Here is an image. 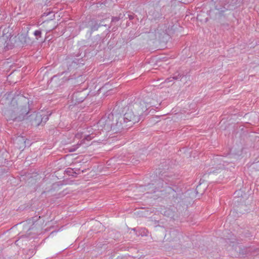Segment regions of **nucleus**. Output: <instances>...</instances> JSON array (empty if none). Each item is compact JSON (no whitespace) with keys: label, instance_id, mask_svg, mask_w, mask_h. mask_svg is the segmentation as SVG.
Listing matches in <instances>:
<instances>
[{"label":"nucleus","instance_id":"1","mask_svg":"<svg viewBox=\"0 0 259 259\" xmlns=\"http://www.w3.org/2000/svg\"><path fill=\"white\" fill-rule=\"evenodd\" d=\"M9 107L16 116L15 118L24 117L29 112L28 99L23 96H17L13 98L9 105Z\"/></svg>","mask_w":259,"mask_h":259},{"label":"nucleus","instance_id":"2","mask_svg":"<svg viewBox=\"0 0 259 259\" xmlns=\"http://www.w3.org/2000/svg\"><path fill=\"white\" fill-rule=\"evenodd\" d=\"M143 102L142 104L135 103L129 105L124 114V119L125 122H132L133 123L138 122L140 120V114L146 109L147 106Z\"/></svg>","mask_w":259,"mask_h":259},{"label":"nucleus","instance_id":"3","mask_svg":"<svg viewBox=\"0 0 259 259\" xmlns=\"http://www.w3.org/2000/svg\"><path fill=\"white\" fill-rule=\"evenodd\" d=\"M75 138L77 139H81V141L84 142L85 140L87 141H90L92 139V137L89 136V135L85 133V132H83L81 133H78L75 135Z\"/></svg>","mask_w":259,"mask_h":259},{"label":"nucleus","instance_id":"4","mask_svg":"<svg viewBox=\"0 0 259 259\" xmlns=\"http://www.w3.org/2000/svg\"><path fill=\"white\" fill-rule=\"evenodd\" d=\"M42 120L43 118L41 117V115L40 114H37L35 119V124L38 125L42 121Z\"/></svg>","mask_w":259,"mask_h":259},{"label":"nucleus","instance_id":"5","mask_svg":"<svg viewBox=\"0 0 259 259\" xmlns=\"http://www.w3.org/2000/svg\"><path fill=\"white\" fill-rule=\"evenodd\" d=\"M34 34L36 36V38L38 39V37L40 36L41 32L39 30H36L34 31Z\"/></svg>","mask_w":259,"mask_h":259},{"label":"nucleus","instance_id":"6","mask_svg":"<svg viewBox=\"0 0 259 259\" xmlns=\"http://www.w3.org/2000/svg\"><path fill=\"white\" fill-rule=\"evenodd\" d=\"M48 120V117L47 116H46L45 118V122H46Z\"/></svg>","mask_w":259,"mask_h":259},{"label":"nucleus","instance_id":"7","mask_svg":"<svg viewBox=\"0 0 259 259\" xmlns=\"http://www.w3.org/2000/svg\"><path fill=\"white\" fill-rule=\"evenodd\" d=\"M200 186H197V189H198V188H199Z\"/></svg>","mask_w":259,"mask_h":259}]
</instances>
